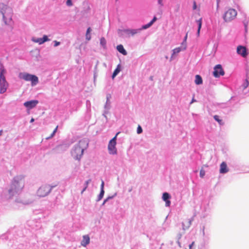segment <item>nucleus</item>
<instances>
[{
    "mask_svg": "<svg viewBox=\"0 0 249 249\" xmlns=\"http://www.w3.org/2000/svg\"><path fill=\"white\" fill-rule=\"evenodd\" d=\"M53 187V186L51 187L49 185H42L39 188L37 192L38 196L40 197L46 196L51 192Z\"/></svg>",
    "mask_w": 249,
    "mask_h": 249,
    "instance_id": "8",
    "label": "nucleus"
},
{
    "mask_svg": "<svg viewBox=\"0 0 249 249\" xmlns=\"http://www.w3.org/2000/svg\"><path fill=\"white\" fill-rule=\"evenodd\" d=\"M120 132H118L116 135L109 142L108 144V150L110 154L115 155L117 154V148L116 147V139L117 135Z\"/></svg>",
    "mask_w": 249,
    "mask_h": 249,
    "instance_id": "7",
    "label": "nucleus"
},
{
    "mask_svg": "<svg viewBox=\"0 0 249 249\" xmlns=\"http://www.w3.org/2000/svg\"><path fill=\"white\" fill-rule=\"evenodd\" d=\"M237 11L233 9H229L224 14L223 19L225 22H230L234 19L237 16Z\"/></svg>",
    "mask_w": 249,
    "mask_h": 249,
    "instance_id": "6",
    "label": "nucleus"
},
{
    "mask_svg": "<svg viewBox=\"0 0 249 249\" xmlns=\"http://www.w3.org/2000/svg\"><path fill=\"white\" fill-rule=\"evenodd\" d=\"M205 175V171L204 169H203L202 168L200 171V177L201 178H203L204 177Z\"/></svg>",
    "mask_w": 249,
    "mask_h": 249,
    "instance_id": "30",
    "label": "nucleus"
},
{
    "mask_svg": "<svg viewBox=\"0 0 249 249\" xmlns=\"http://www.w3.org/2000/svg\"><path fill=\"white\" fill-rule=\"evenodd\" d=\"M214 120L217 121L220 125L224 124V123L222 119H220V117L218 115H214L213 116Z\"/></svg>",
    "mask_w": 249,
    "mask_h": 249,
    "instance_id": "22",
    "label": "nucleus"
},
{
    "mask_svg": "<svg viewBox=\"0 0 249 249\" xmlns=\"http://www.w3.org/2000/svg\"><path fill=\"white\" fill-rule=\"evenodd\" d=\"M140 30V29H126L124 32L128 36H130L137 34Z\"/></svg>",
    "mask_w": 249,
    "mask_h": 249,
    "instance_id": "15",
    "label": "nucleus"
},
{
    "mask_svg": "<svg viewBox=\"0 0 249 249\" xmlns=\"http://www.w3.org/2000/svg\"><path fill=\"white\" fill-rule=\"evenodd\" d=\"M195 83L196 85H200L202 83V79L199 75H196L195 77Z\"/></svg>",
    "mask_w": 249,
    "mask_h": 249,
    "instance_id": "20",
    "label": "nucleus"
},
{
    "mask_svg": "<svg viewBox=\"0 0 249 249\" xmlns=\"http://www.w3.org/2000/svg\"><path fill=\"white\" fill-rule=\"evenodd\" d=\"M151 25H152V24H150V23L149 22L148 24L142 26V29H146L150 27Z\"/></svg>",
    "mask_w": 249,
    "mask_h": 249,
    "instance_id": "31",
    "label": "nucleus"
},
{
    "mask_svg": "<svg viewBox=\"0 0 249 249\" xmlns=\"http://www.w3.org/2000/svg\"><path fill=\"white\" fill-rule=\"evenodd\" d=\"M142 127H141L140 125H139L137 128V133L140 134L142 132Z\"/></svg>",
    "mask_w": 249,
    "mask_h": 249,
    "instance_id": "34",
    "label": "nucleus"
},
{
    "mask_svg": "<svg viewBox=\"0 0 249 249\" xmlns=\"http://www.w3.org/2000/svg\"><path fill=\"white\" fill-rule=\"evenodd\" d=\"M90 238L89 235H84L83 237V240L81 241V244L84 247H86L87 245L89 243Z\"/></svg>",
    "mask_w": 249,
    "mask_h": 249,
    "instance_id": "16",
    "label": "nucleus"
},
{
    "mask_svg": "<svg viewBox=\"0 0 249 249\" xmlns=\"http://www.w3.org/2000/svg\"><path fill=\"white\" fill-rule=\"evenodd\" d=\"M19 77L25 81H31L33 86L36 85L38 83V79L36 76L28 73H20Z\"/></svg>",
    "mask_w": 249,
    "mask_h": 249,
    "instance_id": "5",
    "label": "nucleus"
},
{
    "mask_svg": "<svg viewBox=\"0 0 249 249\" xmlns=\"http://www.w3.org/2000/svg\"><path fill=\"white\" fill-rule=\"evenodd\" d=\"M196 22L198 24V30H197V36H199V34H200V29H201V28L202 26V18H200L198 20H196Z\"/></svg>",
    "mask_w": 249,
    "mask_h": 249,
    "instance_id": "19",
    "label": "nucleus"
},
{
    "mask_svg": "<svg viewBox=\"0 0 249 249\" xmlns=\"http://www.w3.org/2000/svg\"><path fill=\"white\" fill-rule=\"evenodd\" d=\"M23 183L21 180H18L15 179L12 182L8 191L9 198H11L20 192L23 189Z\"/></svg>",
    "mask_w": 249,
    "mask_h": 249,
    "instance_id": "2",
    "label": "nucleus"
},
{
    "mask_svg": "<svg viewBox=\"0 0 249 249\" xmlns=\"http://www.w3.org/2000/svg\"><path fill=\"white\" fill-rule=\"evenodd\" d=\"M117 50L120 53H122L123 55H126L127 52L124 49L123 46L122 45H119L117 46Z\"/></svg>",
    "mask_w": 249,
    "mask_h": 249,
    "instance_id": "18",
    "label": "nucleus"
},
{
    "mask_svg": "<svg viewBox=\"0 0 249 249\" xmlns=\"http://www.w3.org/2000/svg\"><path fill=\"white\" fill-rule=\"evenodd\" d=\"M57 128H58V126H57L55 127L54 130L53 131V133L51 134V135L49 137H48L46 138V140H49V139L53 138L54 136V135H55V133L56 132Z\"/></svg>",
    "mask_w": 249,
    "mask_h": 249,
    "instance_id": "25",
    "label": "nucleus"
},
{
    "mask_svg": "<svg viewBox=\"0 0 249 249\" xmlns=\"http://www.w3.org/2000/svg\"><path fill=\"white\" fill-rule=\"evenodd\" d=\"M191 225V220L190 219H185L182 222V228L184 230L188 229Z\"/></svg>",
    "mask_w": 249,
    "mask_h": 249,
    "instance_id": "17",
    "label": "nucleus"
},
{
    "mask_svg": "<svg viewBox=\"0 0 249 249\" xmlns=\"http://www.w3.org/2000/svg\"><path fill=\"white\" fill-rule=\"evenodd\" d=\"M2 133V130H0V136L1 135Z\"/></svg>",
    "mask_w": 249,
    "mask_h": 249,
    "instance_id": "46",
    "label": "nucleus"
},
{
    "mask_svg": "<svg viewBox=\"0 0 249 249\" xmlns=\"http://www.w3.org/2000/svg\"><path fill=\"white\" fill-rule=\"evenodd\" d=\"M249 85V81L248 80V79H246L245 83L244 84V85H243L244 88V89L247 88L248 87Z\"/></svg>",
    "mask_w": 249,
    "mask_h": 249,
    "instance_id": "32",
    "label": "nucleus"
},
{
    "mask_svg": "<svg viewBox=\"0 0 249 249\" xmlns=\"http://www.w3.org/2000/svg\"><path fill=\"white\" fill-rule=\"evenodd\" d=\"M104 182L103 180L102 181L101 185V190H104Z\"/></svg>",
    "mask_w": 249,
    "mask_h": 249,
    "instance_id": "38",
    "label": "nucleus"
},
{
    "mask_svg": "<svg viewBox=\"0 0 249 249\" xmlns=\"http://www.w3.org/2000/svg\"><path fill=\"white\" fill-rule=\"evenodd\" d=\"M193 10H196V3L195 1L193 2Z\"/></svg>",
    "mask_w": 249,
    "mask_h": 249,
    "instance_id": "37",
    "label": "nucleus"
},
{
    "mask_svg": "<svg viewBox=\"0 0 249 249\" xmlns=\"http://www.w3.org/2000/svg\"><path fill=\"white\" fill-rule=\"evenodd\" d=\"M106 201H107V199L105 200L104 201L103 204H105V203L106 202Z\"/></svg>",
    "mask_w": 249,
    "mask_h": 249,
    "instance_id": "47",
    "label": "nucleus"
},
{
    "mask_svg": "<svg viewBox=\"0 0 249 249\" xmlns=\"http://www.w3.org/2000/svg\"><path fill=\"white\" fill-rule=\"evenodd\" d=\"M70 144L63 142L61 144L56 146L54 149L57 150L59 152L63 151L66 150L70 146Z\"/></svg>",
    "mask_w": 249,
    "mask_h": 249,
    "instance_id": "12",
    "label": "nucleus"
},
{
    "mask_svg": "<svg viewBox=\"0 0 249 249\" xmlns=\"http://www.w3.org/2000/svg\"><path fill=\"white\" fill-rule=\"evenodd\" d=\"M0 9L5 23H9L12 20V9L3 3L0 4Z\"/></svg>",
    "mask_w": 249,
    "mask_h": 249,
    "instance_id": "4",
    "label": "nucleus"
},
{
    "mask_svg": "<svg viewBox=\"0 0 249 249\" xmlns=\"http://www.w3.org/2000/svg\"><path fill=\"white\" fill-rule=\"evenodd\" d=\"M100 44L104 48L106 47V40L104 37H101L100 39Z\"/></svg>",
    "mask_w": 249,
    "mask_h": 249,
    "instance_id": "26",
    "label": "nucleus"
},
{
    "mask_svg": "<svg viewBox=\"0 0 249 249\" xmlns=\"http://www.w3.org/2000/svg\"><path fill=\"white\" fill-rule=\"evenodd\" d=\"M158 3L161 6H162L163 4L162 3V0H158Z\"/></svg>",
    "mask_w": 249,
    "mask_h": 249,
    "instance_id": "42",
    "label": "nucleus"
},
{
    "mask_svg": "<svg viewBox=\"0 0 249 249\" xmlns=\"http://www.w3.org/2000/svg\"><path fill=\"white\" fill-rule=\"evenodd\" d=\"M195 244V242H193L190 245H189V249H193V247Z\"/></svg>",
    "mask_w": 249,
    "mask_h": 249,
    "instance_id": "41",
    "label": "nucleus"
},
{
    "mask_svg": "<svg viewBox=\"0 0 249 249\" xmlns=\"http://www.w3.org/2000/svg\"><path fill=\"white\" fill-rule=\"evenodd\" d=\"M225 74V72L222 69V66L220 64L216 65L214 68L213 75L215 78L223 76Z\"/></svg>",
    "mask_w": 249,
    "mask_h": 249,
    "instance_id": "9",
    "label": "nucleus"
},
{
    "mask_svg": "<svg viewBox=\"0 0 249 249\" xmlns=\"http://www.w3.org/2000/svg\"><path fill=\"white\" fill-rule=\"evenodd\" d=\"M181 51V49L179 47H178V48H176L175 49H174L173 50V53H172V56H171V58L173 57V55L177 54V53H179Z\"/></svg>",
    "mask_w": 249,
    "mask_h": 249,
    "instance_id": "24",
    "label": "nucleus"
},
{
    "mask_svg": "<svg viewBox=\"0 0 249 249\" xmlns=\"http://www.w3.org/2000/svg\"><path fill=\"white\" fill-rule=\"evenodd\" d=\"M104 194V190H101L100 193L98 196L97 201H100L103 197Z\"/></svg>",
    "mask_w": 249,
    "mask_h": 249,
    "instance_id": "29",
    "label": "nucleus"
},
{
    "mask_svg": "<svg viewBox=\"0 0 249 249\" xmlns=\"http://www.w3.org/2000/svg\"><path fill=\"white\" fill-rule=\"evenodd\" d=\"M150 80H153V76H151V77H150Z\"/></svg>",
    "mask_w": 249,
    "mask_h": 249,
    "instance_id": "45",
    "label": "nucleus"
},
{
    "mask_svg": "<svg viewBox=\"0 0 249 249\" xmlns=\"http://www.w3.org/2000/svg\"><path fill=\"white\" fill-rule=\"evenodd\" d=\"M66 4L69 6H71L72 5V1L71 0H67Z\"/></svg>",
    "mask_w": 249,
    "mask_h": 249,
    "instance_id": "35",
    "label": "nucleus"
},
{
    "mask_svg": "<svg viewBox=\"0 0 249 249\" xmlns=\"http://www.w3.org/2000/svg\"><path fill=\"white\" fill-rule=\"evenodd\" d=\"M38 102L37 100H32L26 102L24 103V106L30 109L36 106Z\"/></svg>",
    "mask_w": 249,
    "mask_h": 249,
    "instance_id": "13",
    "label": "nucleus"
},
{
    "mask_svg": "<svg viewBox=\"0 0 249 249\" xmlns=\"http://www.w3.org/2000/svg\"><path fill=\"white\" fill-rule=\"evenodd\" d=\"M54 47H56V46H58L60 44V42H58L57 41H54Z\"/></svg>",
    "mask_w": 249,
    "mask_h": 249,
    "instance_id": "40",
    "label": "nucleus"
},
{
    "mask_svg": "<svg viewBox=\"0 0 249 249\" xmlns=\"http://www.w3.org/2000/svg\"><path fill=\"white\" fill-rule=\"evenodd\" d=\"M196 102V101L193 97L192 100V101H191V103H190V104H192L193 103Z\"/></svg>",
    "mask_w": 249,
    "mask_h": 249,
    "instance_id": "43",
    "label": "nucleus"
},
{
    "mask_svg": "<svg viewBox=\"0 0 249 249\" xmlns=\"http://www.w3.org/2000/svg\"><path fill=\"white\" fill-rule=\"evenodd\" d=\"M6 70L4 67L0 63V94L6 91L8 87V83L6 80L5 74Z\"/></svg>",
    "mask_w": 249,
    "mask_h": 249,
    "instance_id": "3",
    "label": "nucleus"
},
{
    "mask_svg": "<svg viewBox=\"0 0 249 249\" xmlns=\"http://www.w3.org/2000/svg\"><path fill=\"white\" fill-rule=\"evenodd\" d=\"M187 37H188V33H187V34H186V35L184 37V40H183V42L182 43V45H184L183 50H185L186 48V40L187 39Z\"/></svg>",
    "mask_w": 249,
    "mask_h": 249,
    "instance_id": "27",
    "label": "nucleus"
},
{
    "mask_svg": "<svg viewBox=\"0 0 249 249\" xmlns=\"http://www.w3.org/2000/svg\"><path fill=\"white\" fill-rule=\"evenodd\" d=\"M165 201V202H166V206H170V203H171L170 201V200H167Z\"/></svg>",
    "mask_w": 249,
    "mask_h": 249,
    "instance_id": "39",
    "label": "nucleus"
},
{
    "mask_svg": "<svg viewBox=\"0 0 249 249\" xmlns=\"http://www.w3.org/2000/svg\"><path fill=\"white\" fill-rule=\"evenodd\" d=\"M157 18L156 17H154L153 19L150 22V23L152 25L154 23V22H155Z\"/></svg>",
    "mask_w": 249,
    "mask_h": 249,
    "instance_id": "36",
    "label": "nucleus"
},
{
    "mask_svg": "<svg viewBox=\"0 0 249 249\" xmlns=\"http://www.w3.org/2000/svg\"><path fill=\"white\" fill-rule=\"evenodd\" d=\"M170 198L169 194L167 193H164L162 195V199L164 201L169 200Z\"/></svg>",
    "mask_w": 249,
    "mask_h": 249,
    "instance_id": "23",
    "label": "nucleus"
},
{
    "mask_svg": "<svg viewBox=\"0 0 249 249\" xmlns=\"http://www.w3.org/2000/svg\"><path fill=\"white\" fill-rule=\"evenodd\" d=\"M121 71V67L120 66V65H118L117 66V67L116 68V69L114 70L113 73V74H112V78H114L118 74V73L120 71Z\"/></svg>",
    "mask_w": 249,
    "mask_h": 249,
    "instance_id": "21",
    "label": "nucleus"
},
{
    "mask_svg": "<svg viewBox=\"0 0 249 249\" xmlns=\"http://www.w3.org/2000/svg\"><path fill=\"white\" fill-rule=\"evenodd\" d=\"M229 168L227 166V163L223 161L220 165L219 172L220 174H225L229 172Z\"/></svg>",
    "mask_w": 249,
    "mask_h": 249,
    "instance_id": "14",
    "label": "nucleus"
},
{
    "mask_svg": "<svg viewBox=\"0 0 249 249\" xmlns=\"http://www.w3.org/2000/svg\"><path fill=\"white\" fill-rule=\"evenodd\" d=\"M90 31H91L90 28V27L88 28L87 29V34H86L87 38L88 39V40H89L90 38V36L88 38V34L90 33Z\"/></svg>",
    "mask_w": 249,
    "mask_h": 249,
    "instance_id": "33",
    "label": "nucleus"
},
{
    "mask_svg": "<svg viewBox=\"0 0 249 249\" xmlns=\"http://www.w3.org/2000/svg\"><path fill=\"white\" fill-rule=\"evenodd\" d=\"M32 40L35 43H37L39 44H42L45 42L49 40V39L46 35H44L42 38L33 37Z\"/></svg>",
    "mask_w": 249,
    "mask_h": 249,
    "instance_id": "11",
    "label": "nucleus"
},
{
    "mask_svg": "<svg viewBox=\"0 0 249 249\" xmlns=\"http://www.w3.org/2000/svg\"><path fill=\"white\" fill-rule=\"evenodd\" d=\"M33 122H34V118H32L30 120V122L31 123H33Z\"/></svg>",
    "mask_w": 249,
    "mask_h": 249,
    "instance_id": "44",
    "label": "nucleus"
},
{
    "mask_svg": "<svg viewBox=\"0 0 249 249\" xmlns=\"http://www.w3.org/2000/svg\"><path fill=\"white\" fill-rule=\"evenodd\" d=\"M237 53L243 57H246L248 54L246 48L241 45H239L237 47Z\"/></svg>",
    "mask_w": 249,
    "mask_h": 249,
    "instance_id": "10",
    "label": "nucleus"
},
{
    "mask_svg": "<svg viewBox=\"0 0 249 249\" xmlns=\"http://www.w3.org/2000/svg\"><path fill=\"white\" fill-rule=\"evenodd\" d=\"M88 143L85 140H81L74 147L72 155L75 159L79 160L83 155L84 150L87 147Z\"/></svg>",
    "mask_w": 249,
    "mask_h": 249,
    "instance_id": "1",
    "label": "nucleus"
},
{
    "mask_svg": "<svg viewBox=\"0 0 249 249\" xmlns=\"http://www.w3.org/2000/svg\"><path fill=\"white\" fill-rule=\"evenodd\" d=\"M91 180L90 179H89L88 180L86 181L85 182V187L83 189V190L81 192V194H83V192L87 189L88 186V185L89 184V183L90 182Z\"/></svg>",
    "mask_w": 249,
    "mask_h": 249,
    "instance_id": "28",
    "label": "nucleus"
}]
</instances>
